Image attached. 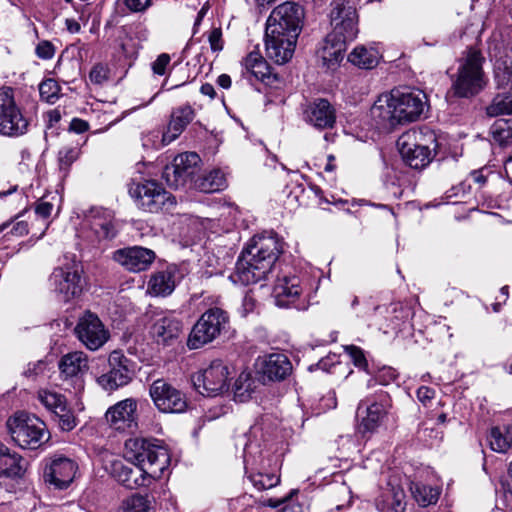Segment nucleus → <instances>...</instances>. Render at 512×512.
Wrapping results in <instances>:
<instances>
[{
  "label": "nucleus",
  "instance_id": "44",
  "mask_svg": "<svg viewBox=\"0 0 512 512\" xmlns=\"http://www.w3.org/2000/svg\"><path fill=\"white\" fill-rule=\"evenodd\" d=\"M80 155L79 144L63 146L58 152L59 169L65 174Z\"/></svg>",
  "mask_w": 512,
  "mask_h": 512
},
{
  "label": "nucleus",
  "instance_id": "4",
  "mask_svg": "<svg viewBox=\"0 0 512 512\" xmlns=\"http://www.w3.org/2000/svg\"><path fill=\"white\" fill-rule=\"evenodd\" d=\"M426 106V95L420 90L394 89L382 94L371 107L378 125L391 127L419 119Z\"/></svg>",
  "mask_w": 512,
  "mask_h": 512
},
{
  "label": "nucleus",
  "instance_id": "13",
  "mask_svg": "<svg viewBox=\"0 0 512 512\" xmlns=\"http://www.w3.org/2000/svg\"><path fill=\"white\" fill-rule=\"evenodd\" d=\"M424 137L421 131L410 130L397 140L399 152L411 168L423 169L431 162V149L423 143Z\"/></svg>",
  "mask_w": 512,
  "mask_h": 512
},
{
  "label": "nucleus",
  "instance_id": "28",
  "mask_svg": "<svg viewBox=\"0 0 512 512\" xmlns=\"http://www.w3.org/2000/svg\"><path fill=\"white\" fill-rule=\"evenodd\" d=\"M243 74L251 80L255 78L261 82L270 83L271 78H275L272 75L270 67L266 60L257 51L250 52L242 62Z\"/></svg>",
  "mask_w": 512,
  "mask_h": 512
},
{
  "label": "nucleus",
  "instance_id": "29",
  "mask_svg": "<svg viewBox=\"0 0 512 512\" xmlns=\"http://www.w3.org/2000/svg\"><path fill=\"white\" fill-rule=\"evenodd\" d=\"M347 43L349 42L337 37L332 38L331 35L327 34L323 44L317 51L318 57L325 66L330 68L343 58Z\"/></svg>",
  "mask_w": 512,
  "mask_h": 512
},
{
  "label": "nucleus",
  "instance_id": "61",
  "mask_svg": "<svg viewBox=\"0 0 512 512\" xmlns=\"http://www.w3.org/2000/svg\"><path fill=\"white\" fill-rule=\"evenodd\" d=\"M65 25L67 30L72 34L79 33L81 30L80 24L75 19H66Z\"/></svg>",
  "mask_w": 512,
  "mask_h": 512
},
{
  "label": "nucleus",
  "instance_id": "63",
  "mask_svg": "<svg viewBox=\"0 0 512 512\" xmlns=\"http://www.w3.org/2000/svg\"><path fill=\"white\" fill-rule=\"evenodd\" d=\"M470 177L473 179L475 183H478L480 185L486 182V177L483 175V172L481 170L471 172Z\"/></svg>",
  "mask_w": 512,
  "mask_h": 512
},
{
  "label": "nucleus",
  "instance_id": "26",
  "mask_svg": "<svg viewBox=\"0 0 512 512\" xmlns=\"http://www.w3.org/2000/svg\"><path fill=\"white\" fill-rule=\"evenodd\" d=\"M195 117L190 105L175 108L170 117L166 131L162 134L161 145L166 146L177 139Z\"/></svg>",
  "mask_w": 512,
  "mask_h": 512
},
{
  "label": "nucleus",
  "instance_id": "2",
  "mask_svg": "<svg viewBox=\"0 0 512 512\" xmlns=\"http://www.w3.org/2000/svg\"><path fill=\"white\" fill-rule=\"evenodd\" d=\"M303 18V8L293 2L282 3L273 9L265 30V50L269 59L284 64L292 58Z\"/></svg>",
  "mask_w": 512,
  "mask_h": 512
},
{
  "label": "nucleus",
  "instance_id": "33",
  "mask_svg": "<svg viewBox=\"0 0 512 512\" xmlns=\"http://www.w3.org/2000/svg\"><path fill=\"white\" fill-rule=\"evenodd\" d=\"M490 448L505 453L512 448V422L492 427L488 436Z\"/></svg>",
  "mask_w": 512,
  "mask_h": 512
},
{
  "label": "nucleus",
  "instance_id": "10",
  "mask_svg": "<svg viewBox=\"0 0 512 512\" xmlns=\"http://www.w3.org/2000/svg\"><path fill=\"white\" fill-rule=\"evenodd\" d=\"M329 21L332 38L337 37L348 42L356 39L359 28V16L354 0H332L330 3Z\"/></svg>",
  "mask_w": 512,
  "mask_h": 512
},
{
  "label": "nucleus",
  "instance_id": "50",
  "mask_svg": "<svg viewBox=\"0 0 512 512\" xmlns=\"http://www.w3.org/2000/svg\"><path fill=\"white\" fill-rule=\"evenodd\" d=\"M109 77V68L103 64H96L90 71L89 78L94 84H103Z\"/></svg>",
  "mask_w": 512,
  "mask_h": 512
},
{
  "label": "nucleus",
  "instance_id": "5",
  "mask_svg": "<svg viewBox=\"0 0 512 512\" xmlns=\"http://www.w3.org/2000/svg\"><path fill=\"white\" fill-rule=\"evenodd\" d=\"M485 62L484 55L476 47H469L462 53L452 82V89L456 96L473 97L487 86L488 78L483 68Z\"/></svg>",
  "mask_w": 512,
  "mask_h": 512
},
{
  "label": "nucleus",
  "instance_id": "25",
  "mask_svg": "<svg viewBox=\"0 0 512 512\" xmlns=\"http://www.w3.org/2000/svg\"><path fill=\"white\" fill-rule=\"evenodd\" d=\"M304 120L317 129L332 128L336 122L334 108L325 99H317L309 103L303 112Z\"/></svg>",
  "mask_w": 512,
  "mask_h": 512
},
{
  "label": "nucleus",
  "instance_id": "40",
  "mask_svg": "<svg viewBox=\"0 0 512 512\" xmlns=\"http://www.w3.org/2000/svg\"><path fill=\"white\" fill-rule=\"evenodd\" d=\"M37 399L52 415L67 403L64 395L48 389L39 390L37 393Z\"/></svg>",
  "mask_w": 512,
  "mask_h": 512
},
{
  "label": "nucleus",
  "instance_id": "30",
  "mask_svg": "<svg viewBox=\"0 0 512 512\" xmlns=\"http://www.w3.org/2000/svg\"><path fill=\"white\" fill-rule=\"evenodd\" d=\"M26 471L23 458L17 453H11L10 450L0 446V475L10 478H20Z\"/></svg>",
  "mask_w": 512,
  "mask_h": 512
},
{
  "label": "nucleus",
  "instance_id": "59",
  "mask_svg": "<svg viewBox=\"0 0 512 512\" xmlns=\"http://www.w3.org/2000/svg\"><path fill=\"white\" fill-rule=\"evenodd\" d=\"M28 233V224L25 221H18L11 229L14 236H24Z\"/></svg>",
  "mask_w": 512,
  "mask_h": 512
},
{
  "label": "nucleus",
  "instance_id": "21",
  "mask_svg": "<svg viewBox=\"0 0 512 512\" xmlns=\"http://www.w3.org/2000/svg\"><path fill=\"white\" fill-rule=\"evenodd\" d=\"M200 157L195 152H185L177 155L171 165H167L163 172L167 184L178 188L185 185L194 174Z\"/></svg>",
  "mask_w": 512,
  "mask_h": 512
},
{
  "label": "nucleus",
  "instance_id": "8",
  "mask_svg": "<svg viewBox=\"0 0 512 512\" xmlns=\"http://www.w3.org/2000/svg\"><path fill=\"white\" fill-rule=\"evenodd\" d=\"M229 325V315L221 307L207 309L191 329L187 339L189 349H199L211 343L226 330Z\"/></svg>",
  "mask_w": 512,
  "mask_h": 512
},
{
  "label": "nucleus",
  "instance_id": "11",
  "mask_svg": "<svg viewBox=\"0 0 512 512\" xmlns=\"http://www.w3.org/2000/svg\"><path fill=\"white\" fill-rule=\"evenodd\" d=\"M28 119L15 101L12 88H0V134L5 136H20L27 132Z\"/></svg>",
  "mask_w": 512,
  "mask_h": 512
},
{
  "label": "nucleus",
  "instance_id": "24",
  "mask_svg": "<svg viewBox=\"0 0 512 512\" xmlns=\"http://www.w3.org/2000/svg\"><path fill=\"white\" fill-rule=\"evenodd\" d=\"M155 257L153 250L140 246L119 249L113 253V260L132 272L146 270Z\"/></svg>",
  "mask_w": 512,
  "mask_h": 512
},
{
  "label": "nucleus",
  "instance_id": "51",
  "mask_svg": "<svg viewBox=\"0 0 512 512\" xmlns=\"http://www.w3.org/2000/svg\"><path fill=\"white\" fill-rule=\"evenodd\" d=\"M123 5L133 13L145 12L153 5V0H121Z\"/></svg>",
  "mask_w": 512,
  "mask_h": 512
},
{
  "label": "nucleus",
  "instance_id": "1",
  "mask_svg": "<svg viewBox=\"0 0 512 512\" xmlns=\"http://www.w3.org/2000/svg\"><path fill=\"white\" fill-rule=\"evenodd\" d=\"M123 460L114 458L105 464V470L128 489L147 487L162 477L169 467L170 455L156 439L130 438L125 441Z\"/></svg>",
  "mask_w": 512,
  "mask_h": 512
},
{
  "label": "nucleus",
  "instance_id": "62",
  "mask_svg": "<svg viewBox=\"0 0 512 512\" xmlns=\"http://www.w3.org/2000/svg\"><path fill=\"white\" fill-rule=\"evenodd\" d=\"M217 83L220 87L228 89L231 86V78L227 74H221L217 79Z\"/></svg>",
  "mask_w": 512,
  "mask_h": 512
},
{
  "label": "nucleus",
  "instance_id": "36",
  "mask_svg": "<svg viewBox=\"0 0 512 512\" xmlns=\"http://www.w3.org/2000/svg\"><path fill=\"white\" fill-rule=\"evenodd\" d=\"M492 140L501 147L512 145V119H499L490 128Z\"/></svg>",
  "mask_w": 512,
  "mask_h": 512
},
{
  "label": "nucleus",
  "instance_id": "37",
  "mask_svg": "<svg viewBox=\"0 0 512 512\" xmlns=\"http://www.w3.org/2000/svg\"><path fill=\"white\" fill-rule=\"evenodd\" d=\"M105 216H93L91 221V229L95 233L97 241L112 239L116 235V229L112 221L110 213L103 212Z\"/></svg>",
  "mask_w": 512,
  "mask_h": 512
},
{
  "label": "nucleus",
  "instance_id": "45",
  "mask_svg": "<svg viewBox=\"0 0 512 512\" xmlns=\"http://www.w3.org/2000/svg\"><path fill=\"white\" fill-rule=\"evenodd\" d=\"M121 510L122 512H149L150 501L146 496L134 494L122 501Z\"/></svg>",
  "mask_w": 512,
  "mask_h": 512
},
{
  "label": "nucleus",
  "instance_id": "35",
  "mask_svg": "<svg viewBox=\"0 0 512 512\" xmlns=\"http://www.w3.org/2000/svg\"><path fill=\"white\" fill-rule=\"evenodd\" d=\"M385 408L380 403H372L366 407V416L363 417L359 431L362 434L374 432L380 425L385 415Z\"/></svg>",
  "mask_w": 512,
  "mask_h": 512
},
{
  "label": "nucleus",
  "instance_id": "49",
  "mask_svg": "<svg viewBox=\"0 0 512 512\" xmlns=\"http://www.w3.org/2000/svg\"><path fill=\"white\" fill-rule=\"evenodd\" d=\"M171 57L167 53H161L158 57L151 63V69L155 75L163 76L167 72V68L170 65Z\"/></svg>",
  "mask_w": 512,
  "mask_h": 512
},
{
  "label": "nucleus",
  "instance_id": "56",
  "mask_svg": "<svg viewBox=\"0 0 512 512\" xmlns=\"http://www.w3.org/2000/svg\"><path fill=\"white\" fill-rule=\"evenodd\" d=\"M297 492L298 491L296 489H292L285 497L279 499L270 498L263 502V505L269 506L271 508H277L290 501L292 497L297 494Z\"/></svg>",
  "mask_w": 512,
  "mask_h": 512
},
{
  "label": "nucleus",
  "instance_id": "54",
  "mask_svg": "<svg viewBox=\"0 0 512 512\" xmlns=\"http://www.w3.org/2000/svg\"><path fill=\"white\" fill-rule=\"evenodd\" d=\"M209 43L213 51H220L223 48L222 32L219 28H214L209 35Z\"/></svg>",
  "mask_w": 512,
  "mask_h": 512
},
{
  "label": "nucleus",
  "instance_id": "6",
  "mask_svg": "<svg viewBox=\"0 0 512 512\" xmlns=\"http://www.w3.org/2000/svg\"><path fill=\"white\" fill-rule=\"evenodd\" d=\"M244 464L247 478L258 491L276 487L280 483L282 461L279 455L264 456L257 445L249 442L244 447Z\"/></svg>",
  "mask_w": 512,
  "mask_h": 512
},
{
  "label": "nucleus",
  "instance_id": "20",
  "mask_svg": "<svg viewBox=\"0 0 512 512\" xmlns=\"http://www.w3.org/2000/svg\"><path fill=\"white\" fill-rule=\"evenodd\" d=\"M183 323L171 311H156L152 316L150 335L158 343L168 345L182 333Z\"/></svg>",
  "mask_w": 512,
  "mask_h": 512
},
{
  "label": "nucleus",
  "instance_id": "22",
  "mask_svg": "<svg viewBox=\"0 0 512 512\" xmlns=\"http://www.w3.org/2000/svg\"><path fill=\"white\" fill-rule=\"evenodd\" d=\"M256 373L263 382L284 380L292 371V364L282 353L259 356L255 361Z\"/></svg>",
  "mask_w": 512,
  "mask_h": 512
},
{
  "label": "nucleus",
  "instance_id": "58",
  "mask_svg": "<svg viewBox=\"0 0 512 512\" xmlns=\"http://www.w3.org/2000/svg\"><path fill=\"white\" fill-rule=\"evenodd\" d=\"M69 129L76 133H84L89 129V124L79 118H74L69 126Z\"/></svg>",
  "mask_w": 512,
  "mask_h": 512
},
{
  "label": "nucleus",
  "instance_id": "60",
  "mask_svg": "<svg viewBox=\"0 0 512 512\" xmlns=\"http://www.w3.org/2000/svg\"><path fill=\"white\" fill-rule=\"evenodd\" d=\"M335 493L337 496H341L346 501L347 505L351 503V491L345 484L337 486Z\"/></svg>",
  "mask_w": 512,
  "mask_h": 512
},
{
  "label": "nucleus",
  "instance_id": "43",
  "mask_svg": "<svg viewBox=\"0 0 512 512\" xmlns=\"http://www.w3.org/2000/svg\"><path fill=\"white\" fill-rule=\"evenodd\" d=\"M487 114L492 117L512 114V93L496 95L487 107Z\"/></svg>",
  "mask_w": 512,
  "mask_h": 512
},
{
  "label": "nucleus",
  "instance_id": "15",
  "mask_svg": "<svg viewBox=\"0 0 512 512\" xmlns=\"http://www.w3.org/2000/svg\"><path fill=\"white\" fill-rule=\"evenodd\" d=\"M149 394L161 412L182 413L187 408L185 394L163 379H157L151 384Z\"/></svg>",
  "mask_w": 512,
  "mask_h": 512
},
{
  "label": "nucleus",
  "instance_id": "18",
  "mask_svg": "<svg viewBox=\"0 0 512 512\" xmlns=\"http://www.w3.org/2000/svg\"><path fill=\"white\" fill-rule=\"evenodd\" d=\"M138 402L134 398H126L110 406L105 418L109 427L118 432L132 433L138 427Z\"/></svg>",
  "mask_w": 512,
  "mask_h": 512
},
{
  "label": "nucleus",
  "instance_id": "39",
  "mask_svg": "<svg viewBox=\"0 0 512 512\" xmlns=\"http://www.w3.org/2000/svg\"><path fill=\"white\" fill-rule=\"evenodd\" d=\"M494 79L498 88L512 87V59H497L494 65Z\"/></svg>",
  "mask_w": 512,
  "mask_h": 512
},
{
  "label": "nucleus",
  "instance_id": "46",
  "mask_svg": "<svg viewBox=\"0 0 512 512\" xmlns=\"http://www.w3.org/2000/svg\"><path fill=\"white\" fill-rule=\"evenodd\" d=\"M404 498L405 495L402 490L395 491L393 494L387 496L381 506L379 505V510L381 512H404Z\"/></svg>",
  "mask_w": 512,
  "mask_h": 512
},
{
  "label": "nucleus",
  "instance_id": "34",
  "mask_svg": "<svg viewBox=\"0 0 512 512\" xmlns=\"http://www.w3.org/2000/svg\"><path fill=\"white\" fill-rule=\"evenodd\" d=\"M194 186L200 192L214 193L224 190L227 187V181L225 174L220 169H213L199 176L195 180Z\"/></svg>",
  "mask_w": 512,
  "mask_h": 512
},
{
  "label": "nucleus",
  "instance_id": "23",
  "mask_svg": "<svg viewBox=\"0 0 512 512\" xmlns=\"http://www.w3.org/2000/svg\"><path fill=\"white\" fill-rule=\"evenodd\" d=\"M207 396H215L228 389L229 369L221 360H213L197 378Z\"/></svg>",
  "mask_w": 512,
  "mask_h": 512
},
{
  "label": "nucleus",
  "instance_id": "14",
  "mask_svg": "<svg viewBox=\"0 0 512 512\" xmlns=\"http://www.w3.org/2000/svg\"><path fill=\"white\" fill-rule=\"evenodd\" d=\"M304 288L301 279L296 276L284 275L279 277L273 287L275 304L282 308L306 310L308 301L303 296Z\"/></svg>",
  "mask_w": 512,
  "mask_h": 512
},
{
  "label": "nucleus",
  "instance_id": "57",
  "mask_svg": "<svg viewBox=\"0 0 512 512\" xmlns=\"http://www.w3.org/2000/svg\"><path fill=\"white\" fill-rule=\"evenodd\" d=\"M53 204L48 202V201H45L44 199H42L37 205H36V208H35V212L36 214L43 218V219H46L48 218L51 213H52V210H53Z\"/></svg>",
  "mask_w": 512,
  "mask_h": 512
},
{
  "label": "nucleus",
  "instance_id": "7",
  "mask_svg": "<svg viewBox=\"0 0 512 512\" xmlns=\"http://www.w3.org/2000/svg\"><path fill=\"white\" fill-rule=\"evenodd\" d=\"M13 441L22 449L35 450L50 438L46 424L37 416L17 413L7 421Z\"/></svg>",
  "mask_w": 512,
  "mask_h": 512
},
{
  "label": "nucleus",
  "instance_id": "31",
  "mask_svg": "<svg viewBox=\"0 0 512 512\" xmlns=\"http://www.w3.org/2000/svg\"><path fill=\"white\" fill-rule=\"evenodd\" d=\"M175 289V273L170 269L155 272L148 281V292L154 296H167Z\"/></svg>",
  "mask_w": 512,
  "mask_h": 512
},
{
  "label": "nucleus",
  "instance_id": "52",
  "mask_svg": "<svg viewBox=\"0 0 512 512\" xmlns=\"http://www.w3.org/2000/svg\"><path fill=\"white\" fill-rule=\"evenodd\" d=\"M35 52L39 58L49 60L54 57L55 47L51 42L43 40L38 43Z\"/></svg>",
  "mask_w": 512,
  "mask_h": 512
},
{
  "label": "nucleus",
  "instance_id": "12",
  "mask_svg": "<svg viewBox=\"0 0 512 512\" xmlns=\"http://www.w3.org/2000/svg\"><path fill=\"white\" fill-rule=\"evenodd\" d=\"M50 283L53 291L64 302L79 297L84 288L81 266L71 262L55 268L50 276Z\"/></svg>",
  "mask_w": 512,
  "mask_h": 512
},
{
  "label": "nucleus",
  "instance_id": "47",
  "mask_svg": "<svg viewBox=\"0 0 512 512\" xmlns=\"http://www.w3.org/2000/svg\"><path fill=\"white\" fill-rule=\"evenodd\" d=\"M39 93L42 100L55 103L59 98L60 86L54 79L49 78L40 83Z\"/></svg>",
  "mask_w": 512,
  "mask_h": 512
},
{
  "label": "nucleus",
  "instance_id": "42",
  "mask_svg": "<svg viewBox=\"0 0 512 512\" xmlns=\"http://www.w3.org/2000/svg\"><path fill=\"white\" fill-rule=\"evenodd\" d=\"M52 419L56 422L57 426L61 431L69 432L73 430L77 424L78 419L74 414V411L65 403L62 408H59L57 412L52 415Z\"/></svg>",
  "mask_w": 512,
  "mask_h": 512
},
{
  "label": "nucleus",
  "instance_id": "27",
  "mask_svg": "<svg viewBox=\"0 0 512 512\" xmlns=\"http://www.w3.org/2000/svg\"><path fill=\"white\" fill-rule=\"evenodd\" d=\"M58 368L66 379L78 381L89 368L87 355L82 351L69 352L61 357Z\"/></svg>",
  "mask_w": 512,
  "mask_h": 512
},
{
  "label": "nucleus",
  "instance_id": "53",
  "mask_svg": "<svg viewBox=\"0 0 512 512\" xmlns=\"http://www.w3.org/2000/svg\"><path fill=\"white\" fill-rule=\"evenodd\" d=\"M257 306V301L253 297L251 293H246L242 299L241 307L239 308V312L243 317H246L248 314L255 311Z\"/></svg>",
  "mask_w": 512,
  "mask_h": 512
},
{
  "label": "nucleus",
  "instance_id": "32",
  "mask_svg": "<svg viewBox=\"0 0 512 512\" xmlns=\"http://www.w3.org/2000/svg\"><path fill=\"white\" fill-rule=\"evenodd\" d=\"M387 328L400 332L405 329V325L412 316L411 309L400 302L391 303L385 308Z\"/></svg>",
  "mask_w": 512,
  "mask_h": 512
},
{
  "label": "nucleus",
  "instance_id": "41",
  "mask_svg": "<svg viewBox=\"0 0 512 512\" xmlns=\"http://www.w3.org/2000/svg\"><path fill=\"white\" fill-rule=\"evenodd\" d=\"M411 490L417 503L423 507L435 504L440 495L438 488L424 484H415Z\"/></svg>",
  "mask_w": 512,
  "mask_h": 512
},
{
  "label": "nucleus",
  "instance_id": "17",
  "mask_svg": "<svg viewBox=\"0 0 512 512\" xmlns=\"http://www.w3.org/2000/svg\"><path fill=\"white\" fill-rule=\"evenodd\" d=\"M75 334L79 341L92 351L101 348L110 336L100 318L90 311H86L79 318Z\"/></svg>",
  "mask_w": 512,
  "mask_h": 512
},
{
  "label": "nucleus",
  "instance_id": "38",
  "mask_svg": "<svg viewBox=\"0 0 512 512\" xmlns=\"http://www.w3.org/2000/svg\"><path fill=\"white\" fill-rule=\"evenodd\" d=\"M348 59L358 67L371 69L378 63V54L374 49L358 46L349 54Z\"/></svg>",
  "mask_w": 512,
  "mask_h": 512
},
{
  "label": "nucleus",
  "instance_id": "9",
  "mask_svg": "<svg viewBox=\"0 0 512 512\" xmlns=\"http://www.w3.org/2000/svg\"><path fill=\"white\" fill-rule=\"evenodd\" d=\"M129 194L136 206L150 213L169 211L176 205V199L163 186L155 180H144L132 183Z\"/></svg>",
  "mask_w": 512,
  "mask_h": 512
},
{
  "label": "nucleus",
  "instance_id": "48",
  "mask_svg": "<svg viewBox=\"0 0 512 512\" xmlns=\"http://www.w3.org/2000/svg\"><path fill=\"white\" fill-rule=\"evenodd\" d=\"M344 350L356 367L360 369L367 368V360L361 348L355 345H348L344 347Z\"/></svg>",
  "mask_w": 512,
  "mask_h": 512
},
{
  "label": "nucleus",
  "instance_id": "19",
  "mask_svg": "<svg viewBox=\"0 0 512 512\" xmlns=\"http://www.w3.org/2000/svg\"><path fill=\"white\" fill-rule=\"evenodd\" d=\"M78 466L75 461L63 455H54L46 460L43 477L46 483L58 489L67 488L73 481Z\"/></svg>",
  "mask_w": 512,
  "mask_h": 512
},
{
  "label": "nucleus",
  "instance_id": "16",
  "mask_svg": "<svg viewBox=\"0 0 512 512\" xmlns=\"http://www.w3.org/2000/svg\"><path fill=\"white\" fill-rule=\"evenodd\" d=\"M110 370L101 375L97 381L106 391H114L127 385L133 377L134 368L132 361L120 351H112L109 355Z\"/></svg>",
  "mask_w": 512,
  "mask_h": 512
},
{
  "label": "nucleus",
  "instance_id": "64",
  "mask_svg": "<svg viewBox=\"0 0 512 512\" xmlns=\"http://www.w3.org/2000/svg\"><path fill=\"white\" fill-rule=\"evenodd\" d=\"M201 93L203 95H206V96H209L210 98H214L216 92H215V89L213 87V85L209 84V83H205L201 86V89H200Z\"/></svg>",
  "mask_w": 512,
  "mask_h": 512
},
{
  "label": "nucleus",
  "instance_id": "55",
  "mask_svg": "<svg viewBox=\"0 0 512 512\" xmlns=\"http://www.w3.org/2000/svg\"><path fill=\"white\" fill-rule=\"evenodd\" d=\"M418 400L426 405L428 402H430L434 396H435V390L427 387V386H421L418 388L416 392Z\"/></svg>",
  "mask_w": 512,
  "mask_h": 512
},
{
  "label": "nucleus",
  "instance_id": "3",
  "mask_svg": "<svg viewBox=\"0 0 512 512\" xmlns=\"http://www.w3.org/2000/svg\"><path fill=\"white\" fill-rule=\"evenodd\" d=\"M281 253L282 243L273 232L254 236L242 251L230 279L242 285L266 279Z\"/></svg>",
  "mask_w": 512,
  "mask_h": 512
}]
</instances>
